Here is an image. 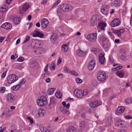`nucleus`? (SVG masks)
<instances>
[{
	"label": "nucleus",
	"mask_w": 132,
	"mask_h": 132,
	"mask_svg": "<svg viewBox=\"0 0 132 132\" xmlns=\"http://www.w3.org/2000/svg\"><path fill=\"white\" fill-rule=\"evenodd\" d=\"M73 9L71 6L67 4H63L60 6V9H58L57 10V12L60 13L62 11L65 12L71 11Z\"/></svg>",
	"instance_id": "nucleus-1"
},
{
	"label": "nucleus",
	"mask_w": 132,
	"mask_h": 132,
	"mask_svg": "<svg viewBox=\"0 0 132 132\" xmlns=\"http://www.w3.org/2000/svg\"><path fill=\"white\" fill-rule=\"evenodd\" d=\"M47 102V99L45 96H42L38 98L37 102V104L39 106H42L45 105Z\"/></svg>",
	"instance_id": "nucleus-2"
},
{
	"label": "nucleus",
	"mask_w": 132,
	"mask_h": 132,
	"mask_svg": "<svg viewBox=\"0 0 132 132\" xmlns=\"http://www.w3.org/2000/svg\"><path fill=\"white\" fill-rule=\"evenodd\" d=\"M97 37V34L94 33L88 34L86 39L91 42H94L96 40Z\"/></svg>",
	"instance_id": "nucleus-3"
},
{
	"label": "nucleus",
	"mask_w": 132,
	"mask_h": 132,
	"mask_svg": "<svg viewBox=\"0 0 132 132\" xmlns=\"http://www.w3.org/2000/svg\"><path fill=\"white\" fill-rule=\"evenodd\" d=\"M16 98V96L11 93L8 94L6 97L7 101L11 103H13Z\"/></svg>",
	"instance_id": "nucleus-4"
},
{
	"label": "nucleus",
	"mask_w": 132,
	"mask_h": 132,
	"mask_svg": "<svg viewBox=\"0 0 132 132\" xmlns=\"http://www.w3.org/2000/svg\"><path fill=\"white\" fill-rule=\"evenodd\" d=\"M106 75L103 72H99L97 74L98 80L101 82H104L106 79Z\"/></svg>",
	"instance_id": "nucleus-5"
},
{
	"label": "nucleus",
	"mask_w": 132,
	"mask_h": 132,
	"mask_svg": "<svg viewBox=\"0 0 132 132\" xmlns=\"http://www.w3.org/2000/svg\"><path fill=\"white\" fill-rule=\"evenodd\" d=\"M18 78V77L15 75H10L7 78V82L9 84H12L16 81Z\"/></svg>",
	"instance_id": "nucleus-6"
},
{
	"label": "nucleus",
	"mask_w": 132,
	"mask_h": 132,
	"mask_svg": "<svg viewBox=\"0 0 132 132\" xmlns=\"http://www.w3.org/2000/svg\"><path fill=\"white\" fill-rule=\"evenodd\" d=\"M98 19V16L97 15H94L92 17L90 25L92 26H94L96 24L97 21Z\"/></svg>",
	"instance_id": "nucleus-7"
},
{
	"label": "nucleus",
	"mask_w": 132,
	"mask_h": 132,
	"mask_svg": "<svg viewBox=\"0 0 132 132\" xmlns=\"http://www.w3.org/2000/svg\"><path fill=\"white\" fill-rule=\"evenodd\" d=\"M109 6L108 5H103L101 10V12L102 14L107 15L108 14V9Z\"/></svg>",
	"instance_id": "nucleus-8"
},
{
	"label": "nucleus",
	"mask_w": 132,
	"mask_h": 132,
	"mask_svg": "<svg viewBox=\"0 0 132 132\" xmlns=\"http://www.w3.org/2000/svg\"><path fill=\"white\" fill-rule=\"evenodd\" d=\"M82 93V90L78 89H76L74 91V94L78 98H82L83 97Z\"/></svg>",
	"instance_id": "nucleus-9"
},
{
	"label": "nucleus",
	"mask_w": 132,
	"mask_h": 132,
	"mask_svg": "<svg viewBox=\"0 0 132 132\" xmlns=\"http://www.w3.org/2000/svg\"><path fill=\"white\" fill-rule=\"evenodd\" d=\"M102 103L100 101H97L89 103V106L92 108H94L101 105Z\"/></svg>",
	"instance_id": "nucleus-10"
},
{
	"label": "nucleus",
	"mask_w": 132,
	"mask_h": 132,
	"mask_svg": "<svg viewBox=\"0 0 132 132\" xmlns=\"http://www.w3.org/2000/svg\"><path fill=\"white\" fill-rule=\"evenodd\" d=\"M120 20L118 19H116L112 21L111 25L112 27H114L120 25Z\"/></svg>",
	"instance_id": "nucleus-11"
},
{
	"label": "nucleus",
	"mask_w": 132,
	"mask_h": 132,
	"mask_svg": "<svg viewBox=\"0 0 132 132\" xmlns=\"http://www.w3.org/2000/svg\"><path fill=\"white\" fill-rule=\"evenodd\" d=\"M55 98L53 97H51L50 98V103L48 106V108L51 109L53 108L55 105Z\"/></svg>",
	"instance_id": "nucleus-12"
},
{
	"label": "nucleus",
	"mask_w": 132,
	"mask_h": 132,
	"mask_svg": "<svg viewBox=\"0 0 132 132\" xmlns=\"http://www.w3.org/2000/svg\"><path fill=\"white\" fill-rule=\"evenodd\" d=\"M77 55L79 56L82 57L85 55L87 53L86 51H84L80 49H78L76 51Z\"/></svg>",
	"instance_id": "nucleus-13"
},
{
	"label": "nucleus",
	"mask_w": 132,
	"mask_h": 132,
	"mask_svg": "<svg viewBox=\"0 0 132 132\" xmlns=\"http://www.w3.org/2000/svg\"><path fill=\"white\" fill-rule=\"evenodd\" d=\"M34 37H38L42 38L44 36V35L42 33L37 30H35L33 32L32 35Z\"/></svg>",
	"instance_id": "nucleus-14"
},
{
	"label": "nucleus",
	"mask_w": 132,
	"mask_h": 132,
	"mask_svg": "<svg viewBox=\"0 0 132 132\" xmlns=\"http://www.w3.org/2000/svg\"><path fill=\"white\" fill-rule=\"evenodd\" d=\"M125 108L124 107L120 106L117 109L115 113L116 115H119L120 114L122 113L124 111Z\"/></svg>",
	"instance_id": "nucleus-15"
},
{
	"label": "nucleus",
	"mask_w": 132,
	"mask_h": 132,
	"mask_svg": "<svg viewBox=\"0 0 132 132\" xmlns=\"http://www.w3.org/2000/svg\"><path fill=\"white\" fill-rule=\"evenodd\" d=\"M95 64V60H92L90 61L88 64V68L90 70H92L94 68Z\"/></svg>",
	"instance_id": "nucleus-16"
},
{
	"label": "nucleus",
	"mask_w": 132,
	"mask_h": 132,
	"mask_svg": "<svg viewBox=\"0 0 132 132\" xmlns=\"http://www.w3.org/2000/svg\"><path fill=\"white\" fill-rule=\"evenodd\" d=\"M106 26V24L103 22L101 21L98 23V27L101 30H104Z\"/></svg>",
	"instance_id": "nucleus-17"
},
{
	"label": "nucleus",
	"mask_w": 132,
	"mask_h": 132,
	"mask_svg": "<svg viewBox=\"0 0 132 132\" xmlns=\"http://www.w3.org/2000/svg\"><path fill=\"white\" fill-rule=\"evenodd\" d=\"M2 28L5 29H9L12 27L11 25L9 22H6L3 24L1 26Z\"/></svg>",
	"instance_id": "nucleus-18"
},
{
	"label": "nucleus",
	"mask_w": 132,
	"mask_h": 132,
	"mask_svg": "<svg viewBox=\"0 0 132 132\" xmlns=\"http://www.w3.org/2000/svg\"><path fill=\"white\" fill-rule=\"evenodd\" d=\"M99 62L101 64H103L105 61V58L104 55L100 53L99 55Z\"/></svg>",
	"instance_id": "nucleus-19"
},
{
	"label": "nucleus",
	"mask_w": 132,
	"mask_h": 132,
	"mask_svg": "<svg viewBox=\"0 0 132 132\" xmlns=\"http://www.w3.org/2000/svg\"><path fill=\"white\" fill-rule=\"evenodd\" d=\"M48 24V21L46 19H43L41 21L42 27L43 28H45Z\"/></svg>",
	"instance_id": "nucleus-20"
},
{
	"label": "nucleus",
	"mask_w": 132,
	"mask_h": 132,
	"mask_svg": "<svg viewBox=\"0 0 132 132\" xmlns=\"http://www.w3.org/2000/svg\"><path fill=\"white\" fill-rule=\"evenodd\" d=\"M125 31L123 29H120L119 30H116L114 31V33H116L117 35L120 37L121 36V34Z\"/></svg>",
	"instance_id": "nucleus-21"
},
{
	"label": "nucleus",
	"mask_w": 132,
	"mask_h": 132,
	"mask_svg": "<svg viewBox=\"0 0 132 132\" xmlns=\"http://www.w3.org/2000/svg\"><path fill=\"white\" fill-rule=\"evenodd\" d=\"M120 2L119 0H112L111 5L114 6H120Z\"/></svg>",
	"instance_id": "nucleus-22"
},
{
	"label": "nucleus",
	"mask_w": 132,
	"mask_h": 132,
	"mask_svg": "<svg viewBox=\"0 0 132 132\" xmlns=\"http://www.w3.org/2000/svg\"><path fill=\"white\" fill-rule=\"evenodd\" d=\"M30 6L29 3H25L23 5L22 7V10L24 11H25L30 7Z\"/></svg>",
	"instance_id": "nucleus-23"
},
{
	"label": "nucleus",
	"mask_w": 132,
	"mask_h": 132,
	"mask_svg": "<svg viewBox=\"0 0 132 132\" xmlns=\"http://www.w3.org/2000/svg\"><path fill=\"white\" fill-rule=\"evenodd\" d=\"M124 72L122 71H117L115 72L116 74L120 78H123L124 76Z\"/></svg>",
	"instance_id": "nucleus-24"
},
{
	"label": "nucleus",
	"mask_w": 132,
	"mask_h": 132,
	"mask_svg": "<svg viewBox=\"0 0 132 132\" xmlns=\"http://www.w3.org/2000/svg\"><path fill=\"white\" fill-rule=\"evenodd\" d=\"M45 112V111L44 109H40L38 110V114L39 117L43 116L44 115Z\"/></svg>",
	"instance_id": "nucleus-25"
},
{
	"label": "nucleus",
	"mask_w": 132,
	"mask_h": 132,
	"mask_svg": "<svg viewBox=\"0 0 132 132\" xmlns=\"http://www.w3.org/2000/svg\"><path fill=\"white\" fill-rule=\"evenodd\" d=\"M67 132H76V128L73 126H70L68 128Z\"/></svg>",
	"instance_id": "nucleus-26"
},
{
	"label": "nucleus",
	"mask_w": 132,
	"mask_h": 132,
	"mask_svg": "<svg viewBox=\"0 0 132 132\" xmlns=\"http://www.w3.org/2000/svg\"><path fill=\"white\" fill-rule=\"evenodd\" d=\"M60 110L63 114H69L70 113L69 111L67 110L64 107H61L60 108Z\"/></svg>",
	"instance_id": "nucleus-27"
},
{
	"label": "nucleus",
	"mask_w": 132,
	"mask_h": 132,
	"mask_svg": "<svg viewBox=\"0 0 132 132\" xmlns=\"http://www.w3.org/2000/svg\"><path fill=\"white\" fill-rule=\"evenodd\" d=\"M21 21L19 18L15 17L13 22L15 24H18Z\"/></svg>",
	"instance_id": "nucleus-28"
},
{
	"label": "nucleus",
	"mask_w": 132,
	"mask_h": 132,
	"mask_svg": "<svg viewBox=\"0 0 132 132\" xmlns=\"http://www.w3.org/2000/svg\"><path fill=\"white\" fill-rule=\"evenodd\" d=\"M55 95L56 97L60 99L62 98V94L60 93V91L59 90L56 91Z\"/></svg>",
	"instance_id": "nucleus-29"
},
{
	"label": "nucleus",
	"mask_w": 132,
	"mask_h": 132,
	"mask_svg": "<svg viewBox=\"0 0 132 132\" xmlns=\"http://www.w3.org/2000/svg\"><path fill=\"white\" fill-rule=\"evenodd\" d=\"M55 90L56 89L55 88H49L47 91L48 93L50 95H52L54 93Z\"/></svg>",
	"instance_id": "nucleus-30"
},
{
	"label": "nucleus",
	"mask_w": 132,
	"mask_h": 132,
	"mask_svg": "<svg viewBox=\"0 0 132 132\" xmlns=\"http://www.w3.org/2000/svg\"><path fill=\"white\" fill-rule=\"evenodd\" d=\"M57 38V34L56 33L53 34L51 37V39H52L54 41H56Z\"/></svg>",
	"instance_id": "nucleus-31"
},
{
	"label": "nucleus",
	"mask_w": 132,
	"mask_h": 132,
	"mask_svg": "<svg viewBox=\"0 0 132 132\" xmlns=\"http://www.w3.org/2000/svg\"><path fill=\"white\" fill-rule=\"evenodd\" d=\"M7 10L6 5H4L3 7L0 8V12L3 13L5 12Z\"/></svg>",
	"instance_id": "nucleus-32"
},
{
	"label": "nucleus",
	"mask_w": 132,
	"mask_h": 132,
	"mask_svg": "<svg viewBox=\"0 0 132 132\" xmlns=\"http://www.w3.org/2000/svg\"><path fill=\"white\" fill-rule=\"evenodd\" d=\"M40 130L42 132H50V131L44 127H42L40 128Z\"/></svg>",
	"instance_id": "nucleus-33"
},
{
	"label": "nucleus",
	"mask_w": 132,
	"mask_h": 132,
	"mask_svg": "<svg viewBox=\"0 0 132 132\" xmlns=\"http://www.w3.org/2000/svg\"><path fill=\"white\" fill-rule=\"evenodd\" d=\"M62 47L63 48L62 50H63L64 52H66L68 51V46H67V45H62Z\"/></svg>",
	"instance_id": "nucleus-34"
},
{
	"label": "nucleus",
	"mask_w": 132,
	"mask_h": 132,
	"mask_svg": "<svg viewBox=\"0 0 132 132\" xmlns=\"http://www.w3.org/2000/svg\"><path fill=\"white\" fill-rule=\"evenodd\" d=\"M20 86L19 84L14 86L11 88L12 89L14 90H17L20 87Z\"/></svg>",
	"instance_id": "nucleus-35"
},
{
	"label": "nucleus",
	"mask_w": 132,
	"mask_h": 132,
	"mask_svg": "<svg viewBox=\"0 0 132 132\" xmlns=\"http://www.w3.org/2000/svg\"><path fill=\"white\" fill-rule=\"evenodd\" d=\"M120 59L122 61H126L127 60L126 56V54L121 55L120 57Z\"/></svg>",
	"instance_id": "nucleus-36"
},
{
	"label": "nucleus",
	"mask_w": 132,
	"mask_h": 132,
	"mask_svg": "<svg viewBox=\"0 0 132 132\" xmlns=\"http://www.w3.org/2000/svg\"><path fill=\"white\" fill-rule=\"evenodd\" d=\"M55 63L53 62H52L50 66V69H55Z\"/></svg>",
	"instance_id": "nucleus-37"
},
{
	"label": "nucleus",
	"mask_w": 132,
	"mask_h": 132,
	"mask_svg": "<svg viewBox=\"0 0 132 132\" xmlns=\"http://www.w3.org/2000/svg\"><path fill=\"white\" fill-rule=\"evenodd\" d=\"M85 123L84 121H81L80 123L79 127L80 129H83L85 127Z\"/></svg>",
	"instance_id": "nucleus-38"
},
{
	"label": "nucleus",
	"mask_w": 132,
	"mask_h": 132,
	"mask_svg": "<svg viewBox=\"0 0 132 132\" xmlns=\"http://www.w3.org/2000/svg\"><path fill=\"white\" fill-rule=\"evenodd\" d=\"M124 122L123 121H121L120 120L119 122V123L118 124V126L119 127H123L124 126Z\"/></svg>",
	"instance_id": "nucleus-39"
},
{
	"label": "nucleus",
	"mask_w": 132,
	"mask_h": 132,
	"mask_svg": "<svg viewBox=\"0 0 132 132\" xmlns=\"http://www.w3.org/2000/svg\"><path fill=\"white\" fill-rule=\"evenodd\" d=\"M92 51L95 54H96L99 52V50L98 48H93L92 50Z\"/></svg>",
	"instance_id": "nucleus-40"
},
{
	"label": "nucleus",
	"mask_w": 132,
	"mask_h": 132,
	"mask_svg": "<svg viewBox=\"0 0 132 132\" xmlns=\"http://www.w3.org/2000/svg\"><path fill=\"white\" fill-rule=\"evenodd\" d=\"M100 39L103 42V43H105L107 40V39L106 37L104 36H101Z\"/></svg>",
	"instance_id": "nucleus-41"
},
{
	"label": "nucleus",
	"mask_w": 132,
	"mask_h": 132,
	"mask_svg": "<svg viewBox=\"0 0 132 132\" xmlns=\"http://www.w3.org/2000/svg\"><path fill=\"white\" fill-rule=\"evenodd\" d=\"M122 66H118L117 67L113 68L112 69V70L113 71H116L119 69L122 68Z\"/></svg>",
	"instance_id": "nucleus-42"
},
{
	"label": "nucleus",
	"mask_w": 132,
	"mask_h": 132,
	"mask_svg": "<svg viewBox=\"0 0 132 132\" xmlns=\"http://www.w3.org/2000/svg\"><path fill=\"white\" fill-rule=\"evenodd\" d=\"M61 2V0H58L55 2V3L52 6L51 9H52L54 7L57 6Z\"/></svg>",
	"instance_id": "nucleus-43"
},
{
	"label": "nucleus",
	"mask_w": 132,
	"mask_h": 132,
	"mask_svg": "<svg viewBox=\"0 0 132 132\" xmlns=\"http://www.w3.org/2000/svg\"><path fill=\"white\" fill-rule=\"evenodd\" d=\"M92 84L94 86L96 87L98 83L96 80H94L92 81Z\"/></svg>",
	"instance_id": "nucleus-44"
},
{
	"label": "nucleus",
	"mask_w": 132,
	"mask_h": 132,
	"mask_svg": "<svg viewBox=\"0 0 132 132\" xmlns=\"http://www.w3.org/2000/svg\"><path fill=\"white\" fill-rule=\"evenodd\" d=\"M30 39V37L29 36H26L25 38V39L24 40V41L23 43V44H24L27 42H28Z\"/></svg>",
	"instance_id": "nucleus-45"
},
{
	"label": "nucleus",
	"mask_w": 132,
	"mask_h": 132,
	"mask_svg": "<svg viewBox=\"0 0 132 132\" xmlns=\"http://www.w3.org/2000/svg\"><path fill=\"white\" fill-rule=\"evenodd\" d=\"M64 70L65 72H66L69 73H70L71 72V71L67 67H65L64 68Z\"/></svg>",
	"instance_id": "nucleus-46"
},
{
	"label": "nucleus",
	"mask_w": 132,
	"mask_h": 132,
	"mask_svg": "<svg viewBox=\"0 0 132 132\" xmlns=\"http://www.w3.org/2000/svg\"><path fill=\"white\" fill-rule=\"evenodd\" d=\"M120 53L121 55L126 54L125 50L123 48L120 49Z\"/></svg>",
	"instance_id": "nucleus-47"
},
{
	"label": "nucleus",
	"mask_w": 132,
	"mask_h": 132,
	"mask_svg": "<svg viewBox=\"0 0 132 132\" xmlns=\"http://www.w3.org/2000/svg\"><path fill=\"white\" fill-rule=\"evenodd\" d=\"M26 81V80L25 79L23 78V79L20 82H19V84L20 85V86H21V85H22L24 84Z\"/></svg>",
	"instance_id": "nucleus-48"
},
{
	"label": "nucleus",
	"mask_w": 132,
	"mask_h": 132,
	"mask_svg": "<svg viewBox=\"0 0 132 132\" xmlns=\"http://www.w3.org/2000/svg\"><path fill=\"white\" fill-rule=\"evenodd\" d=\"M125 102L128 104L131 103H132V100L128 98L126 100Z\"/></svg>",
	"instance_id": "nucleus-49"
},
{
	"label": "nucleus",
	"mask_w": 132,
	"mask_h": 132,
	"mask_svg": "<svg viewBox=\"0 0 132 132\" xmlns=\"http://www.w3.org/2000/svg\"><path fill=\"white\" fill-rule=\"evenodd\" d=\"M24 58L23 57L21 56L19 57L17 60L18 61L20 62H22L24 61Z\"/></svg>",
	"instance_id": "nucleus-50"
},
{
	"label": "nucleus",
	"mask_w": 132,
	"mask_h": 132,
	"mask_svg": "<svg viewBox=\"0 0 132 132\" xmlns=\"http://www.w3.org/2000/svg\"><path fill=\"white\" fill-rule=\"evenodd\" d=\"M76 80L77 83H81L82 81V80L81 79L79 78L76 79Z\"/></svg>",
	"instance_id": "nucleus-51"
},
{
	"label": "nucleus",
	"mask_w": 132,
	"mask_h": 132,
	"mask_svg": "<svg viewBox=\"0 0 132 132\" xmlns=\"http://www.w3.org/2000/svg\"><path fill=\"white\" fill-rule=\"evenodd\" d=\"M71 72V74L73 76H77L78 75V74L77 72L75 71H73Z\"/></svg>",
	"instance_id": "nucleus-52"
},
{
	"label": "nucleus",
	"mask_w": 132,
	"mask_h": 132,
	"mask_svg": "<svg viewBox=\"0 0 132 132\" xmlns=\"http://www.w3.org/2000/svg\"><path fill=\"white\" fill-rule=\"evenodd\" d=\"M88 93V91L86 90H84L83 91H82V94L83 96H85L87 95Z\"/></svg>",
	"instance_id": "nucleus-53"
},
{
	"label": "nucleus",
	"mask_w": 132,
	"mask_h": 132,
	"mask_svg": "<svg viewBox=\"0 0 132 132\" xmlns=\"http://www.w3.org/2000/svg\"><path fill=\"white\" fill-rule=\"evenodd\" d=\"M27 119L29 120L31 124H32L33 123V120L32 118L30 117H28L27 118Z\"/></svg>",
	"instance_id": "nucleus-54"
},
{
	"label": "nucleus",
	"mask_w": 132,
	"mask_h": 132,
	"mask_svg": "<svg viewBox=\"0 0 132 132\" xmlns=\"http://www.w3.org/2000/svg\"><path fill=\"white\" fill-rule=\"evenodd\" d=\"M5 89L4 87H2L1 89L0 92L1 93H3L5 91Z\"/></svg>",
	"instance_id": "nucleus-55"
},
{
	"label": "nucleus",
	"mask_w": 132,
	"mask_h": 132,
	"mask_svg": "<svg viewBox=\"0 0 132 132\" xmlns=\"http://www.w3.org/2000/svg\"><path fill=\"white\" fill-rule=\"evenodd\" d=\"M103 43V44L102 46L104 48H106L108 47V45L107 44Z\"/></svg>",
	"instance_id": "nucleus-56"
},
{
	"label": "nucleus",
	"mask_w": 132,
	"mask_h": 132,
	"mask_svg": "<svg viewBox=\"0 0 132 132\" xmlns=\"http://www.w3.org/2000/svg\"><path fill=\"white\" fill-rule=\"evenodd\" d=\"M15 17H14V16L13 15H11L9 17V19L10 21H13L15 18Z\"/></svg>",
	"instance_id": "nucleus-57"
},
{
	"label": "nucleus",
	"mask_w": 132,
	"mask_h": 132,
	"mask_svg": "<svg viewBox=\"0 0 132 132\" xmlns=\"http://www.w3.org/2000/svg\"><path fill=\"white\" fill-rule=\"evenodd\" d=\"M6 74V72L5 71L3 72L1 75V78H4Z\"/></svg>",
	"instance_id": "nucleus-58"
},
{
	"label": "nucleus",
	"mask_w": 132,
	"mask_h": 132,
	"mask_svg": "<svg viewBox=\"0 0 132 132\" xmlns=\"http://www.w3.org/2000/svg\"><path fill=\"white\" fill-rule=\"evenodd\" d=\"M62 62V58L59 57L57 61V64H60Z\"/></svg>",
	"instance_id": "nucleus-59"
},
{
	"label": "nucleus",
	"mask_w": 132,
	"mask_h": 132,
	"mask_svg": "<svg viewBox=\"0 0 132 132\" xmlns=\"http://www.w3.org/2000/svg\"><path fill=\"white\" fill-rule=\"evenodd\" d=\"M51 79L50 78H47L46 80V81L48 83H49L50 82H51Z\"/></svg>",
	"instance_id": "nucleus-60"
},
{
	"label": "nucleus",
	"mask_w": 132,
	"mask_h": 132,
	"mask_svg": "<svg viewBox=\"0 0 132 132\" xmlns=\"http://www.w3.org/2000/svg\"><path fill=\"white\" fill-rule=\"evenodd\" d=\"M12 0H7L6 3L8 4H9L11 2Z\"/></svg>",
	"instance_id": "nucleus-61"
},
{
	"label": "nucleus",
	"mask_w": 132,
	"mask_h": 132,
	"mask_svg": "<svg viewBox=\"0 0 132 132\" xmlns=\"http://www.w3.org/2000/svg\"><path fill=\"white\" fill-rule=\"evenodd\" d=\"M117 132H127L124 129H121L120 130L118 131Z\"/></svg>",
	"instance_id": "nucleus-62"
},
{
	"label": "nucleus",
	"mask_w": 132,
	"mask_h": 132,
	"mask_svg": "<svg viewBox=\"0 0 132 132\" xmlns=\"http://www.w3.org/2000/svg\"><path fill=\"white\" fill-rule=\"evenodd\" d=\"M70 104L69 103H68L64 107H66L67 109H68L70 107Z\"/></svg>",
	"instance_id": "nucleus-63"
},
{
	"label": "nucleus",
	"mask_w": 132,
	"mask_h": 132,
	"mask_svg": "<svg viewBox=\"0 0 132 132\" xmlns=\"http://www.w3.org/2000/svg\"><path fill=\"white\" fill-rule=\"evenodd\" d=\"M109 60L111 63H113V58H112L110 57H109Z\"/></svg>",
	"instance_id": "nucleus-64"
}]
</instances>
